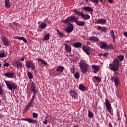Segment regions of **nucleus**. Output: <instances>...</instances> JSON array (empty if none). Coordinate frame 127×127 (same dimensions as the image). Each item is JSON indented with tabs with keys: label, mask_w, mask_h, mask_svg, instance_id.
<instances>
[{
	"label": "nucleus",
	"mask_w": 127,
	"mask_h": 127,
	"mask_svg": "<svg viewBox=\"0 0 127 127\" xmlns=\"http://www.w3.org/2000/svg\"><path fill=\"white\" fill-rule=\"evenodd\" d=\"M62 23H65L66 24H69V23H72V22H75L78 26H84V25H85L84 22L78 20V18L74 16L68 17L65 20L62 21Z\"/></svg>",
	"instance_id": "f257e3e1"
},
{
	"label": "nucleus",
	"mask_w": 127,
	"mask_h": 127,
	"mask_svg": "<svg viewBox=\"0 0 127 127\" xmlns=\"http://www.w3.org/2000/svg\"><path fill=\"white\" fill-rule=\"evenodd\" d=\"M78 66L80 67V71L82 74H86L89 71V64L85 60H81L78 63Z\"/></svg>",
	"instance_id": "f03ea898"
},
{
	"label": "nucleus",
	"mask_w": 127,
	"mask_h": 127,
	"mask_svg": "<svg viewBox=\"0 0 127 127\" xmlns=\"http://www.w3.org/2000/svg\"><path fill=\"white\" fill-rule=\"evenodd\" d=\"M109 67L111 71L113 72H117L120 69V63L119 60L117 58H115L112 62V64H109Z\"/></svg>",
	"instance_id": "7ed1b4c3"
},
{
	"label": "nucleus",
	"mask_w": 127,
	"mask_h": 127,
	"mask_svg": "<svg viewBox=\"0 0 127 127\" xmlns=\"http://www.w3.org/2000/svg\"><path fill=\"white\" fill-rule=\"evenodd\" d=\"M35 97H36V95L34 94L32 97V98L28 103L27 105L25 106L23 110L24 112H27V111H28V110H29V109L32 107V105H33V102H34V99H35Z\"/></svg>",
	"instance_id": "20e7f679"
},
{
	"label": "nucleus",
	"mask_w": 127,
	"mask_h": 127,
	"mask_svg": "<svg viewBox=\"0 0 127 127\" xmlns=\"http://www.w3.org/2000/svg\"><path fill=\"white\" fill-rule=\"evenodd\" d=\"M5 83L7 88L10 91H12V90H16V89H17V85L15 83H13L11 81H6Z\"/></svg>",
	"instance_id": "39448f33"
},
{
	"label": "nucleus",
	"mask_w": 127,
	"mask_h": 127,
	"mask_svg": "<svg viewBox=\"0 0 127 127\" xmlns=\"http://www.w3.org/2000/svg\"><path fill=\"white\" fill-rule=\"evenodd\" d=\"M26 66L27 68L32 69L33 70L35 69V65L32 60L26 61Z\"/></svg>",
	"instance_id": "423d86ee"
},
{
	"label": "nucleus",
	"mask_w": 127,
	"mask_h": 127,
	"mask_svg": "<svg viewBox=\"0 0 127 127\" xmlns=\"http://www.w3.org/2000/svg\"><path fill=\"white\" fill-rule=\"evenodd\" d=\"M110 80L114 82L115 85L116 87L119 85V84H120V80L119 79V77L116 76V74H114L113 76H111Z\"/></svg>",
	"instance_id": "0eeeda50"
},
{
	"label": "nucleus",
	"mask_w": 127,
	"mask_h": 127,
	"mask_svg": "<svg viewBox=\"0 0 127 127\" xmlns=\"http://www.w3.org/2000/svg\"><path fill=\"white\" fill-rule=\"evenodd\" d=\"M21 120L22 121H26V122H28V123H29L30 124H34V125H36V124H37V120L32 119L30 118H21Z\"/></svg>",
	"instance_id": "6e6552de"
},
{
	"label": "nucleus",
	"mask_w": 127,
	"mask_h": 127,
	"mask_svg": "<svg viewBox=\"0 0 127 127\" xmlns=\"http://www.w3.org/2000/svg\"><path fill=\"white\" fill-rule=\"evenodd\" d=\"M74 29V25L72 24H69L67 26V28L65 29V30L67 33H71Z\"/></svg>",
	"instance_id": "1a4fd4ad"
},
{
	"label": "nucleus",
	"mask_w": 127,
	"mask_h": 127,
	"mask_svg": "<svg viewBox=\"0 0 127 127\" xmlns=\"http://www.w3.org/2000/svg\"><path fill=\"white\" fill-rule=\"evenodd\" d=\"M105 105L107 111H108L109 113L111 112V111H112V105L111 104L108 99H106Z\"/></svg>",
	"instance_id": "9d476101"
},
{
	"label": "nucleus",
	"mask_w": 127,
	"mask_h": 127,
	"mask_svg": "<svg viewBox=\"0 0 127 127\" xmlns=\"http://www.w3.org/2000/svg\"><path fill=\"white\" fill-rule=\"evenodd\" d=\"M69 95L71 96V97H72V98H74V99H76L78 97V93H77V91L74 90H71L69 91Z\"/></svg>",
	"instance_id": "9b49d317"
},
{
	"label": "nucleus",
	"mask_w": 127,
	"mask_h": 127,
	"mask_svg": "<svg viewBox=\"0 0 127 127\" xmlns=\"http://www.w3.org/2000/svg\"><path fill=\"white\" fill-rule=\"evenodd\" d=\"M30 89L31 92H33L34 95H36V93H37V90H36V87H35V85H34L33 82H32L31 85Z\"/></svg>",
	"instance_id": "f8f14e48"
},
{
	"label": "nucleus",
	"mask_w": 127,
	"mask_h": 127,
	"mask_svg": "<svg viewBox=\"0 0 127 127\" xmlns=\"http://www.w3.org/2000/svg\"><path fill=\"white\" fill-rule=\"evenodd\" d=\"M5 77L10 79H13L14 78V73L13 72H7L4 74Z\"/></svg>",
	"instance_id": "ddd939ff"
},
{
	"label": "nucleus",
	"mask_w": 127,
	"mask_h": 127,
	"mask_svg": "<svg viewBox=\"0 0 127 127\" xmlns=\"http://www.w3.org/2000/svg\"><path fill=\"white\" fill-rule=\"evenodd\" d=\"M78 89L81 91V92H86V91H88V88H87V87L83 84H80L79 85Z\"/></svg>",
	"instance_id": "4468645a"
},
{
	"label": "nucleus",
	"mask_w": 127,
	"mask_h": 127,
	"mask_svg": "<svg viewBox=\"0 0 127 127\" xmlns=\"http://www.w3.org/2000/svg\"><path fill=\"white\" fill-rule=\"evenodd\" d=\"M87 40L93 41V42H98L99 41V38L95 36L89 37L88 38Z\"/></svg>",
	"instance_id": "2eb2a0df"
},
{
	"label": "nucleus",
	"mask_w": 127,
	"mask_h": 127,
	"mask_svg": "<svg viewBox=\"0 0 127 127\" xmlns=\"http://www.w3.org/2000/svg\"><path fill=\"white\" fill-rule=\"evenodd\" d=\"M14 66L16 68H22V63L20 61H16L14 64Z\"/></svg>",
	"instance_id": "dca6fc26"
},
{
	"label": "nucleus",
	"mask_w": 127,
	"mask_h": 127,
	"mask_svg": "<svg viewBox=\"0 0 127 127\" xmlns=\"http://www.w3.org/2000/svg\"><path fill=\"white\" fill-rule=\"evenodd\" d=\"M2 41L3 42L4 45L5 46H8L9 45V43H8V39L6 37H3L2 39Z\"/></svg>",
	"instance_id": "f3484780"
},
{
	"label": "nucleus",
	"mask_w": 127,
	"mask_h": 127,
	"mask_svg": "<svg viewBox=\"0 0 127 127\" xmlns=\"http://www.w3.org/2000/svg\"><path fill=\"white\" fill-rule=\"evenodd\" d=\"M107 21L104 19H99L96 22L97 24H106Z\"/></svg>",
	"instance_id": "a211bd4d"
},
{
	"label": "nucleus",
	"mask_w": 127,
	"mask_h": 127,
	"mask_svg": "<svg viewBox=\"0 0 127 127\" xmlns=\"http://www.w3.org/2000/svg\"><path fill=\"white\" fill-rule=\"evenodd\" d=\"M83 19H84V20H88L89 19H90V15H89V14H84V13H81V16Z\"/></svg>",
	"instance_id": "6ab92c4d"
},
{
	"label": "nucleus",
	"mask_w": 127,
	"mask_h": 127,
	"mask_svg": "<svg viewBox=\"0 0 127 127\" xmlns=\"http://www.w3.org/2000/svg\"><path fill=\"white\" fill-rule=\"evenodd\" d=\"M72 46L75 47V48H79L82 46V43L80 42L73 43L72 44Z\"/></svg>",
	"instance_id": "aec40b11"
},
{
	"label": "nucleus",
	"mask_w": 127,
	"mask_h": 127,
	"mask_svg": "<svg viewBox=\"0 0 127 127\" xmlns=\"http://www.w3.org/2000/svg\"><path fill=\"white\" fill-rule=\"evenodd\" d=\"M65 48L67 52H71L72 51V47L71 46H69L67 44H65Z\"/></svg>",
	"instance_id": "412c9836"
},
{
	"label": "nucleus",
	"mask_w": 127,
	"mask_h": 127,
	"mask_svg": "<svg viewBox=\"0 0 127 127\" xmlns=\"http://www.w3.org/2000/svg\"><path fill=\"white\" fill-rule=\"evenodd\" d=\"M97 30H101L102 32H107V30H108V29H107L106 27H102L101 26H98Z\"/></svg>",
	"instance_id": "4be33fe9"
},
{
	"label": "nucleus",
	"mask_w": 127,
	"mask_h": 127,
	"mask_svg": "<svg viewBox=\"0 0 127 127\" xmlns=\"http://www.w3.org/2000/svg\"><path fill=\"white\" fill-rule=\"evenodd\" d=\"M83 10H84V11H88V12H92L93 8L91 7L85 6L83 7Z\"/></svg>",
	"instance_id": "5701e85b"
},
{
	"label": "nucleus",
	"mask_w": 127,
	"mask_h": 127,
	"mask_svg": "<svg viewBox=\"0 0 127 127\" xmlns=\"http://www.w3.org/2000/svg\"><path fill=\"white\" fill-rule=\"evenodd\" d=\"M92 69H94L93 73H94V74L97 73L98 71H99V70H100V67H99L98 66H96L95 65H93L92 66Z\"/></svg>",
	"instance_id": "b1692460"
},
{
	"label": "nucleus",
	"mask_w": 127,
	"mask_h": 127,
	"mask_svg": "<svg viewBox=\"0 0 127 127\" xmlns=\"http://www.w3.org/2000/svg\"><path fill=\"white\" fill-rule=\"evenodd\" d=\"M63 71H64V67L60 65L57 67L56 72H60L61 73Z\"/></svg>",
	"instance_id": "393cba45"
},
{
	"label": "nucleus",
	"mask_w": 127,
	"mask_h": 127,
	"mask_svg": "<svg viewBox=\"0 0 127 127\" xmlns=\"http://www.w3.org/2000/svg\"><path fill=\"white\" fill-rule=\"evenodd\" d=\"M15 38L16 39H18L19 40H23L25 43H27V40H26V39L23 37L16 36Z\"/></svg>",
	"instance_id": "a878e982"
},
{
	"label": "nucleus",
	"mask_w": 127,
	"mask_h": 127,
	"mask_svg": "<svg viewBox=\"0 0 127 127\" xmlns=\"http://www.w3.org/2000/svg\"><path fill=\"white\" fill-rule=\"evenodd\" d=\"M100 46L101 49H106L107 47V44L106 43V42H101L100 43Z\"/></svg>",
	"instance_id": "bb28decb"
},
{
	"label": "nucleus",
	"mask_w": 127,
	"mask_h": 127,
	"mask_svg": "<svg viewBox=\"0 0 127 127\" xmlns=\"http://www.w3.org/2000/svg\"><path fill=\"white\" fill-rule=\"evenodd\" d=\"M5 7L6 8H9V7H10V2L9 0H5Z\"/></svg>",
	"instance_id": "cd10ccee"
},
{
	"label": "nucleus",
	"mask_w": 127,
	"mask_h": 127,
	"mask_svg": "<svg viewBox=\"0 0 127 127\" xmlns=\"http://www.w3.org/2000/svg\"><path fill=\"white\" fill-rule=\"evenodd\" d=\"M47 27V24L44 23H41L40 25H39V28L41 29H45L46 27Z\"/></svg>",
	"instance_id": "c85d7f7f"
},
{
	"label": "nucleus",
	"mask_w": 127,
	"mask_h": 127,
	"mask_svg": "<svg viewBox=\"0 0 127 127\" xmlns=\"http://www.w3.org/2000/svg\"><path fill=\"white\" fill-rule=\"evenodd\" d=\"M38 61H41V62L44 64V65L45 66L46 65H47V62H46V61H45V60L41 59V58H39L37 59Z\"/></svg>",
	"instance_id": "c756f323"
},
{
	"label": "nucleus",
	"mask_w": 127,
	"mask_h": 127,
	"mask_svg": "<svg viewBox=\"0 0 127 127\" xmlns=\"http://www.w3.org/2000/svg\"><path fill=\"white\" fill-rule=\"evenodd\" d=\"M49 36H50V34H49V33L46 34L45 36H44V38L43 39V40H49Z\"/></svg>",
	"instance_id": "7c9ffc66"
},
{
	"label": "nucleus",
	"mask_w": 127,
	"mask_h": 127,
	"mask_svg": "<svg viewBox=\"0 0 127 127\" xmlns=\"http://www.w3.org/2000/svg\"><path fill=\"white\" fill-rule=\"evenodd\" d=\"M73 12L76 15H79V16H81L82 13H83V12H80V11L76 10L75 9L73 10Z\"/></svg>",
	"instance_id": "2f4dec72"
},
{
	"label": "nucleus",
	"mask_w": 127,
	"mask_h": 127,
	"mask_svg": "<svg viewBox=\"0 0 127 127\" xmlns=\"http://www.w3.org/2000/svg\"><path fill=\"white\" fill-rule=\"evenodd\" d=\"M82 49L87 55H90V51L86 47H83Z\"/></svg>",
	"instance_id": "473e14b6"
},
{
	"label": "nucleus",
	"mask_w": 127,
	"mask_h": 127,
	"mask_svg": "<svg viewBox=\"0 0 127 127\" xmlns=\"http://www.w3.org/2000/svg\"><path fill=\"white\" fill-rule=\"evenodd\" d=\"M110 35H111L113 39H115V38H116V35H115V34L114 33L113 30H110Z\"/></svg>",
	"instance_id": "72a5a7b5"
},
{
	"label": "nucleus",
	"mask_w": 127,
	"mask_h": 127,
	"mask_svg": "<svg viewBox=\"0 0 127 127\" xmlns=\"http://www.w3.org/2000/svg\"><path fill=\"white\" fill-rule=\"evenodd\" d=\"M28 77L29 79H31L32 78H33V75H32V73L30 71H28L27 73Z\"/></svg>",
	"instance_id": "f704fd0d"
},
{
	"label": "nucleus",
	"mask_w": 127,
	"mask_h": 127,
	"mask_svg": "<svg viewBox=\"0 0 127 127\" xmlns=\"http://www.w3.org/2000/svg\"><path fill=\"white\" fill-rule=\"evenodd\" d=\"M118 60H120V61H123L124 60V56L123 55H119L117 56Z\"/></svg>",
	"instance_id": "c9c22d12"
},
{
	"label": "nucleus",
	"mask_w": 127,
	"mask_h": 127,
	"mask_svg": "<svg viewBox=\"0 0 127 127\" xmlns=\"http://www.w3.org/2000/svg\"><path fill=\"white\" fill-rule=\"evenodd\" d=\"M95 80H96V81H97V82H101V81H102V79L101 78V77H99L98 76H94V77Z\"/></svg>",
	"instance_id": "e433bc0d"
},
{
	"label": "nucleus",
	"mask_w": 127,
	"mask_h": 127,
	"mask_svg": "<svg viewBox=\"0 0 127 127\" xmlns=\"http://www.w3.org/2000/svg\"><path fill=\"white\" fill-rule=\"evenodd\" d=\"M57 32L58 35L60 36L61 37H63V35L64 34L63 33L59 31V30H57Z\"/></svg>",
	"instance_id": "4c0bfd02"
},
{
	"label": "nucleus",
	"mask_w": 127,
	"mask_h": 127,
	"mask_svg": "<svg viewBox=\"0 0 127 127\" xmlns=\"http://www.w3.org/2000/svg\"><path fill=\"white\" fill-rule=\"evenodd\" d=\"M91 2L93 3H96V4H98L99 3V1L100 0H89Z\"/></svg>",
	"instance_id": "58836bf2"
},
{
	"label": "nucleus",
	"mask_w": 127,
	"mask_h": 127,
	"mask_svg": "<svg viewBox=\"0 0 127 127\" xmlns=\"http://www.w3.org/2000/svg\"><path fill=\"white\" fill-rule=\"evenodd\" d=\"M94 115L93 114V113L91 112L90 110L88 111V117L89 118H93V116Z\"/></svg>",
	"instance_id": "ea45409f"
},
{
	"label": "nucleus",
	"mask_w": 127,
	"mask_h": 127,
	"mask_svg": "<svg viewBox=\"0 0 127 127\" xmlns=\"http://www.w3.org/2000/svg\"><path fill=\"white\" fill-rule=\"evenodd\" d=\"M47 119H48V117H45V120L43 121V124H44V125H47V123H48V120Z\"/></svg>",
	"instance_id": "a19ab883"
},
{
	"label": "nucleus",
	"mask_w": 127,
	"mask_h": 127,
	"mask_svg": "<svg viewBox=\"0 0 127 127\" xmlns=\"http://www.w3.org/2000/svg\"><path fill=\"white\" fill-rule=\"evenodd\" d=\"M113 45H109V46H108V45H106V50L113 49Z\"/></svg>",
	"instance_id": "79ce46f5"
},
{
	"label": "nucleus",
	"mask_w": 127,
	"mask_h": 127,
	"mask_svg": "<svg viewBox=\"0 0 127 127\" xmlns=\"http://www.w3.org/2000/svg\"><path fill=\"white\" fill-rule=\"evenodd\" d=\"M74 78H75V79H79V78H80V74L78 73H76L74 74Z\"/></svg>",
	"instance_id": "37998d69"
},
{
	"label": "nucleus",
	"mask_w": 127,
	"mask_h": 127,
	"mask_svg": "<svg viewBox=\"0 0 127 127\" xmlns=\"http://www.w3.org/2000/svg\"><path fill=\"white\" fill-rule=\"evenodd\" d=\"M3 57H5V53L4 52L0 53V58H3Z\"/></svg>",
	"instance_id": "c03bdc74"
},
{
	"label": "nucleus",
	"mask_w": 127,
	"mask_h": 127,
	"mask_svg": "<svg viewBox=\"0 0 127 127\" xmlns=\"http://www.w3.org/2000/svg\"><path fill=\"white\" fill-rule=\"evenodd\" d=\"M4 91L3 89L0 86V95H3Z\"/></svg>",
	"instance_id": "a18cd8bd"
},
{
	"label": "nucleus",
	"mask_w": 127,
	"mask_h": 127,
	"mask_svg": "<svg viewBox=\"0 0 127 127\" xmlns=\"http://www.w3.org/2000/svg\"><path fill=\"white\" fill-rule=\"evenodd\" d=\"M71 72L72 74H74V73H75V67H72L71 68Z\"/></svg>",
	"instance_id": "49530a36"
},
{
	"label": "nucleus",
	"mask_w": 127,
	"mask_h": 127,
	"mask_svg": "<svg viewBox=\"0 0 127 127\" xmlns=\"http://www.w3.org/2000/svg\"><path fill=\"white\" fill-rule=\"evenodd\" d=\"M38 116V115L37 114V113H33V118H37Z\"/></svg>",
	"instance_id": "de8ad7c7"
},
{
	"label": "nucleus",
	"mask_w": 127,
	"mask_h": 127,
	"mask_svg": "<svg viewBox=\"0 0 127 127\" xmlns=\"http://www.w3.org/2000/svg\"><path fill=\"white\" fill-rule=\"evenodd\" d=\"M108 55H109V53H104L103 54V57H108Z\"/></svg>",
	"instance_id": "09e8293b"
},
{
	"label": "nucleus",
	"mask_w": 127,
	"mask_h": 127,
	"mask_svg": "<svg viewBox=\"0 0 127 127\" xmlns=\"http://www.w3.org/2000/svg\"><path fill=\"white\" fill-rule=\"evenodd\" d=\"M3 66H4V67H8V66H9V63H5L4 64Z\"/></svg>",
	"instance_id": "8fccbe9b"
},
{
	"label": "nucleus",
	"mask_w": 127,
	"mask_h": 127,
	"mask_svg": "<svg viewBox=\"0 0 127 127\" xmlns=\"http://www.w3.org/2000/svg\"><path fill=\"white\" fill-rule=\"evenodd\" d=\"M123 35H124L125 37H127V32H125L123 34Z\"/></svg>",
	"instance_id": "3c124183"
},
{
	"label": "nucleus",
	"mask_w": 127,
	"mask_h": 127,
	"mask_svg": "<svg viewBox=\"0 0 127 127\" xmlns=\"http://www.w3.org/2000/svg\"><path fill=\"white\" fill-rule=\"evenodd\" d=\"M101 3H104L105 1V0H99Z\"/></svg>",
	"instance_id": "603ef678"
},
{
	"label": "nucleus",
	"mask_w": 127,
	"mask_h": 127,
	"mask_svg": "<svg viewBox=\"0 0 127 127\" xmlns=\"http://www.w3.org/2000/svg\"><path fill=\"white\" fill-rule=\"evenodd\" d=\"M109 3H113V0H108Z\"/></svg>",
	"instance_id": "864d4df0"
},
{
	"label": "nucleus",
	"mask_w": 127,
	"mask_h": 127,
	"mask_svg": "<svg viewBox=\"0 0 127 127\" xmlns=\"http://www.w3.org/2000/svg\"><path fill=\"white\" fill-rule=\"evenodd\" d=\"M21 61H24V57H22L20 58Z\"/></svg>",
	"instance_id": "5fc2aeb1"
},
{
	"label": "nucleus",
	"mask_w": 127,
	"mask_h": 127,
	"mask_svg": "<svg viewBox=\"0 0 127 127\" xmlns=\"http://www.w3.org/2000/svg\"><path fill=\"white\" fill-rule=\"evenodd\" d=\"M108 126L109 127H113V125L111 123H109Z\"/></svg>",
	"instance_id": "6e6d98bb"
},
{
	"label": "nucleus",
	"mask_w": 127,
	"mask_h": 127,
	"mask_svg": "<svg viewBox=\"0 0 127 127\" xmlns=\"http://www.w3.org/2000/svg\"><path fill=\"white\" fill-rule=\"evenodd\" d=\"M87 45H90V44H91V43L90 42H87Z\"/></svg>",
	"instance_id": "4d7b16f0"
},
{
	"label": "nucleus",
	"mask_w": 127,
	"mask_h": 127,
	"mask_svg": "<svg viewBox=\"0 0 127 127\" xmlns=\"http://www.w3.org/2000/svg\"><path fill=\"white\" fill-rule=\"evenodd\" d=\"M102 55H103V54H102V53L98 54V56H102Z\"/></svg>",
	"instance_id": "13d9d810"
},
{
	"label": "nucleus",
	"mask_w": 127,
	"mask_h": 127,
	"mask_svg": "<svg viewBox=\"0 0 127 127\" xmlns=\"http://www.w3.org/2000/svg\"><path fill=\"white\" fill-rule=\"evenodd\" d=\"M1 68V64H0V69Z\"/></svg>",
	"instance_id": "bf43d9fd"
},
{
	"label": "nucleus",
	"mask_w": 127,
	"mask_h": 127,
	"mask_svg": "<svg viewBox=\"0 0 127 127\" xmlns=\"http://www.w3.org/2000/svg\"><path fill=\"white\" fill-rule=\"evenodd\" d=\"M59 75H60V73L57 74L56 76H58Z\"/></svg>",
	"instance_id": "052dcab7"
},
{
	"label": "nucleus",
	"mask_w": 127,
	"mask_h": 127,
	"mask_svg": "<svg viewBox=\"0 0 127 127\" xmlns=\"http://www.w3.org/2000/svg\"><path fill=\"white\" fill-rule=\"evenodd\" d=\"M93 81L94 82V83H96V81H95V80H94V79H92Z\"/></svg>",
	"instance_id": "680f3d73"
},
{
	"label": "nucleus",
	"mask_w": 127,
	"mask_h": 127,
	"mask_svg": "<svg viewBox=\"0 0 127 127\" xmlns=\"http://www.w3.org/2000/svg\"><path fill=\"white\" fill-rule=\"evenodd\" d=\"M85 1H86V2H88V0H85Z\"/></svg>",
	"instance_id": "e2e57ef3"
},
{
	"label": "nucleus",
	"mask_w": 127,
	"mask_h": 127,
	"mask_svg": "<svg viewBox=\"0 0 127 127\" xmlns=\"http://www.w3.org/2000/svg\"><path fill=\"white\" fill-rule=\"evenodd\" d=\"M113 41H115V40H116V38H115L114 39H113Z\"/></svg>",
	"instance_id": "0e129e2a"
},
{
	"label": "nucleus",
	"mask_w": 127,
	"mask_h": 127,
	"mask_svg": "<svg viewBox=\"0 0 127 127\" xmlns=\"http://www.w3.org/2000/svg\"><path fill=\"white\" fill-rule=\"evenodd\" d=\"M0 47H1V46L0 45Z\"/></svg>",
	"instance_id": "69168bd1"
}]
</instances>
